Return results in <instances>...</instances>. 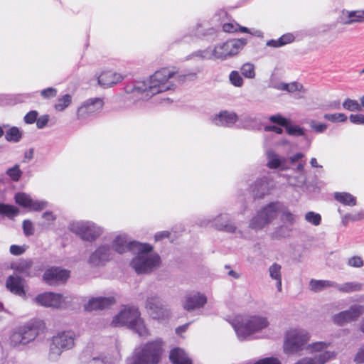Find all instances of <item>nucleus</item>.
<instances>
[{
  "mask_svg": "<svg viewBox=\"0 0 364 364\" xmlns=\"http://www.w3.org/2000/svg\"><path fill=\"white\" fill-rule=\"evenodd\" d=\"M282 208V203L278 201L262 207L250 220L249 228L255 230L263 229L278 217Z\"/></svg>",
  "mask_w": 364,
  "mask_h": 364,
  "instance_id": "obj_9",
  "label": "nucleus"
},
{
  "mask_svg": "<svg viewBox=\"0 0 364 364\" xmlns=\"http://www.w3.org/2000/svg\"><path fill=\"white\" fill-rule=\"evenodd\" d=\"M229 79L231 84L235 87H241L243 84V79L237 71H232L229 75Z\"/></svg>",
  "mask_w": 364,
  "mask_h": 364,
  "instance_id": "obj_48",
  "label": "nucleus"
},
{
  "mask_svg": "<svg viewBox=\"0 0 364 364\" xmlns=\"http://www.w3.org/2000/svg\"><path fill=\"white\" fill-rule=\"evenodd\" d=\"M23 232L26 235H32L34 233L33 224L31 220H26L23 223Z\"/></svg>",
  "mask_w": 364,
  "mask_h": 364,
  "instance_id": "obj_54",
  "label": "nucleus"
},
{
  "mask_svg": "<svg viewBox=\"0 0 364 364\" xmlns=\"http://www.w3.org/2000/svg\"><path fill=\"white\" fill-rule=\"evenodd\" d=\"M169 358L173 364H192L191 360L185 351L178 348L170 352Z\"/></svg>",
  "mask_w": 364,
  "mask_h": 364,
  "instance_id": "obj_29",
  "label": "nucleus"
},
{
  "mask_svg": "<svg viewBox=\"0 0 364 364\" xmlns=\"http://www.w3.org/2000/svg\"><path fill=\"white\" fill-rule=\"evenodd\" d=\"M38 328L35 325L29 324L12 332L9 337L10 345L13 347L25 346L33 341L38 336Z\"/></svg>",
  "mask_w": 364,
  "mask_h": 364,
  "instance_id": "obj_13",
  "label": "nucleus"
},
{
  "mask_svg": "<svg viewBox=\"0 0 364 364\" xmlns=\"http://www.w3.org/2000/svg\"><path fill=\"white\" fill-rule=\"evenodd\" d=\"M6 173L14 181H18L22 174V171L20 170L18 165H16L14 167L9 168Z\"/></svg>",
  "mask_w": 364,
  "mask_h": 364,
  "instance_id": "obj_50",
  "label": "nucleus"
},
{
  "mask_svg": "<svg viewBox=\"0 0 364 364\" xmlns=\"http://www.w3.org/2000/svg\"><path fill=\"white\" fill-rule=\"evenodd\" d=\"M124 77L118 73L105 71L98 77V84L104 87H110L122 81Z\"/></svg>",
  "mask_w": 364,
  "mask_h": 364,
  "instance_id": "obj_26",
  "label": "nucleus"
},
{
  "mask_svg": "<svg viewBox=\"0 0 364 364\" xmlns=\"http://www.w3.org/2000/svg\"><path fill=\"white\" fill-rule=\"evenodd\" d=\"M18 213V209L13 205L0 204V213H4L9 215H16Z\"/></svg>",
  "mask_w": 364,
  "mask_h": 364,
  "instance_id": "obj_51",
  "label": "nucleus"
},
{
  "mask_svg": "<svg viewBox=\"0 0 364 364\" xmlns=\"http://www.w3.org/2000/svg\"><path fill=\"white\" fill-rule=\"evenodd\" d=\"M15 200L18 205L36 211L43 210L46 208L47 204V203L44 201H34L28 195L23 193L16 194Z\"/></svg>",
  "mask_w": 364,
  "mask_h": 364,
  "instance_id": "obj_20",
  "label": "nucleus"
},
{
  "mask_svg": "<svg viewBox=\"0 0 364 364\" xmlns=\"http://www.w3.org/2000/svg\"><path fill=\"white\" fill-rule=\"evenodd\" d=\"M306 164V161L304 160H301L299 163H297L296 168H294V171L299 173L298 176L297 182L292 183L291 181H289L294 186H302L306 181V176L304 173V166Z\"/></svg>",
  "mask_w": 364,
  "mask_h": 364,
  "instance_id": "obj_37",
  "label": "nucleus"
},
{
  "mask_svg": "<svg viewBox=\"0 0 364 364\" xmlns=\"http://www.w3.org/2000/svg\"><path fill=\"white\" fill-rule=\"evenodd\" d=\"M282 266L277 263H273L269 267L270 277L274 280H279L282 278Z\"/></svg>",
  "mask_w": 364,
  "mask_h": 364,
  "instance_id": "obj_45",
  "label": "nucleus"
},
{
  "mask_svg": "<svg viewBox=\"0 0 364 364\" xmlns=\"http://www.w3.org/2000/svg\"><path fill=\"white\" fill-rule=\"evenodd\" d=\"M210 223L217 230L225 231L228 233H235L237 231V227L231 221L228 214H220L213 220L201 218L198 224L201 227H207Z\"/></svg>",
  "mask_w": 364,
  "mask_h": 364,
  "instance_id": "obj_15",
  "label": "nucleus"
},
{
  "mask_svg": "<svg viewBox=\"0 0 364 364\" xmlns=\"http://www.w3.org/2000/svg\"><path fill=\"white\" fill-rule=\"evenodd\" d=\"M280 219L283 224H286L292 228L296 220V216L292 214L287 208L282 204V210H280Z\"/></svg>",
  "mask_w": 364,
  "mask_h": 364,
  "instance_id": "obj_38",
  "label": "nucleus"
},
{
  "mask_svg": "<svg viewBox=\"0 0 364 364\" xmlns=\"http://www.w3.org/2000/svg\"><path fill=\"white\" fill-rule=\"evenodd\" d=\"M71 102L72 96L66 94L58 99L54 107L57 111L62 112L71 104Z\"/></svg>",
  "mask_w": 364,
  "mask_h": 364,
  "instance_id": "obj_41",
  "label": "nucleus"
},
{
  "mask_svg": "<svg viewBox=\"0 0 364 364\" xmlns=\"http://www.w3.org/2000/svg\"><path fill=\"white\" fill-rule=\"evenodd\" d=\"M334 198L344 205L354 206L356 205L355 197L346 192L335 193Z\"/></svg>",
  "mask_w": 364,
  "mask_h": 364,
  "instance_id": "obj_35",
  "label": "nucleus"
},
{
  "mask_svg": "<svg viewBox=\"0 0 364 364\" xmlns=\"http://www.w3.org/2000/svg\"><path fill=\"white\" fill-rule=\"evenodd\" d=\"M336 286H334V288L343 293H350L360 291L363 286L362 284L357 282H350L342 284L336 282Z\"/></svg>",
  "mask_w": 364,
  "mask_h": 364,
  "instance_id": "obj_34",
  "label": "nucleus"
},
{
  "mask_svg": "<svg viewBox=\"0 0 364 364\" xmlns=\"http://www.w3.org/2000/svg\"><path fill=\"white\" fill-rule=\"evenodd\" d=\"M49 120L48 115H43L37 119L36 126L38 129H43L46 126Z\"/></svg>",
  "mask_w": 364,
  "mask_h": 364,
  "instance_id": "obj_61",
  "label": "nucleus"
},
{
  "mask_svg": "<svg viewBox=\"0 0 364 364\" xmlns=\"http://www.w3.org/2000/svg\"><path fill=\"white\" fill-rule=\"evenodd\" d=\"M304 157V154L302 153H296L289 158V161L291 165H294L303 160Z\"/></svg>",
  "mask_w": 364,
  "mask_h": 364,
  "instance_id": "obj_62",
  "label": "nucleus"
},
{
  "mask_svg": "<svg viewBox=\"0 0 364 364\" xmlns=\"http://www.w3.org/2000/svg\"><path fill=\"white\" fill-rule=\"evenodd\" d=\"M145 309L154 320L165 321L170 317V310L163 305L161 298L156 294H151L146 297Z\"/></svg>",
  "mask_w": 364,
  "mask_h": 364,
  "instance_id": "obj_12",
  "label": "nucleus"
},
{
  "mask_svg": "<svg viewBox=\"0 0 364 364\" xmlns=\"http://www.w3.org/2000/svg\"><path fill=\"white\" fill-rule=\"evenodd\" d=\"M278 90L287 91L288 92L294 93L296 91L305 92V89L302 84L297 82H292L290 83L279 82L274 86Z\"/></svg>",
  "mask_w": 364,
  "mask_h": 364,
  "instance_id": "obj_33",
  "label": "nucleus"
},
{
  "mask_svg": "<svg viewBox=\"0 0 364 364\" xmlns=\"http://www.w3.org/2000/svg\"><path fill=\"white\" fill-rule=\"evenodd\" d=\"M253 195L256 198H262L268 193V186L264 181H259L252 187Z\"/></svg>",
  "mask_w": 364,
  "mask_h": 364,
  "instance_id": "obj_36",
  "label": "nucleus"
},
{
  "mask_svg": "<svg viewBox=\"0 0 364 364\" xmlns=\"http://www.w3.org/2000/svg\"><path fill=\"white\" fill-rule=\"evenodd\" d=\"M342 16L346 19L343 22L346 25L364 23V10H343Z\"/></svg>",
  "mask_w": 364,
  "mask_h": 364,
  "instance_id": "obj_27",
  "label": "nucleus"
},
{
  "mask_svg": "<svg viewBox=\"0 0 364 364\" xmlns=\"http://www.w3.org/2000/svg\"><path fill=\"white\" fill-rule=\"evenodd\" d=\"M35 301L46 307L59 308L62 306L63 296L60 294L47 292L37 296Z\"/></svg>",
  "mask_w": 364,
  "mask_h": 364,
  "instance_id": "obj_21",
  "label": "nucleus"
},
{
  "mask_svg": "<svg viewBox=\"0 0 364 364\" xmlns=\"http://www.w3.org/2000/svg\"><path fill=\"white\" fill-rule=\"evenodd\" d=\"M309 127L316 133H323L324 132L328 125L324 123H318L315 120L311 119L308 122Z\"/></svg>",
  "mask_w": 364,
  "mask_h": 364,
  "instance_id": "obj_47",
  "label": "nucleus"
},
{
  "mask_svg": "<svg viewBox=\"0 0 364 364\" xmlns=\"http://www.w3.org/2000/svg\"><path fill=\"white\" fill-rule=\"evenodd\" d=\"M343 107L348 111L350 112H355V111H360L361 109V105L359 103L357 100H351V99H346L343 102Z\"/></svg>",
  "mask_w": 364,
  "mask_h": 364,
  "instance_id": "obj_42",
  "label": "nucleus"
},
{
  "mask_svg": "<svg viewBox=\"0 0 364 364\" xmlns=\"http://www.w3.org/2000/svg\"><path fill=\"white\" fill-rule=\"evenodd\" d=\"M6 287L16 295L20 296L25 295L23 281L18 276H10L6 281Z\"/></svg>",
  "mask_w": 364,
  "mask_h": 364,
  "instance_id": "obj_28",
  "label": "nucleus"
},
{
  "mask_svg": "<svg viewBox=\"0 0 364 364\" xmlns=\"http://www.w3.org/2000/svg\"><path fill=\"white\" fill-rule=\"evenodd\" d=\"M193 57H198L202 60H214L215 59V51L214 48H208L204 50H199L194 52L192 54Z\"/></svg>",
  "mask_w": 364,
  "mask_h": 364,
  "instance_id": "obj_39",
  "label": "nucleus"
},
{
  "mask_svg": "<svg viewBox=\"0 0 364 364\" xmlns=\"http://www.w3.org/2000/svg\"><path fill=\"white\" fill-rule=\"evenodd\" d=\"M336 282L331 280H317L311 279L309 282V289L314 292H319L326 289L334 288Z\"/></svg>",
  "mask_w": 364,
  "mask_h": 364,
  "instance_id": "obj_32",
  "label": "nucleus"
},
{
  "mask_svg": "<svg viewBox=\"0 0 364 364\" xmlns=\"http://www.w3.org/2000/svg\"><path fill=\"white\" fill-rule=\"evenodd\" d=\"M294 40V35L292 33H289L284 34L283 36H282L279 38V41L282 46L293 42Z\"/></svg>",
  "mask_w": 364,
  "mask_h": 364,
  "instance_id": "obj_60",
  "label": "nucleus"
},
{
  "mask_svg": "<svg viewBox=\"0 0 364 364\" xmlns=\"http://www.w3.org/2000/svg\"><path fill=\"white\" fill-rule=\"evenodd\" d=\"M112 323L114 326H127L141 337L146 338L150 335L143 318H141L139 309L136 307L124 308L114 317Z\"/></svg>",
  "mask_w": 364,
  "mask_h": 364,
  "instance_id": "obj_5",
  "label": "nucleus"
},
{
  "mask_svg": "<svg viewBox=\"0 0 364 364\" xmlns=\"http://www.w3.org/2000/svg\"><path fill=\"white\" fill-rule=\"evenodd\" d=\"M136 241H129L127 235H117L112 242V249L119 254H122L129 250H134L136 248Z\"/></svg>",
  "mask_w": 364,
  "mask_h": 364,
  "instance_id": "obj_22",
  "label": "nucleus"
},
{
  "mask_svg": "<svg viewBox=\"0 0 364 364\" xmlns=\"http://www.w3.org/2000/svg\"><path fill=\"white\" fill-rule=\"evenodd\" d=\"M331 343L323 341H317L309 343L306 350L314 356L304 357L299 359L294 364H325L335 358L336 354L328 348Z\"/></svg>",
  "mask_w": 364,
  "mask_h": 364,
  "instance_id": "obj_6",
  "label": "nucleus"
},
{
  "mask_svg": "<svg viewBox=\"0 0 364 364\" xmlns=\"http://www.w3.org/2000/svg\"><path fill=\"white\" fill-rule=\"evenodd\" d=\"M77 334L73 331H63L53 336L50 345L48 359L51 361L58 360L63 351L74 348Z\"/></svg>",
  "mask_w": 364,
  "mask_h": 364,
  "instance_id": "obj_8",
  "label": "nucleus"
},
{
  "mask_svg": "<svg viewBox=\"0 0 364 364\" xmlns=\"http://www.w3.org/2000/svg\"><path fill=\"white\" fill-rule=\"evenodd\" d=\"M364 314V306L354 304L346 310L341 311L332 316V321L338 326H343L347 323L357 320Z\"/></svg>",
  "mask_w": 364,
  "mask_h": 364,
  "instance_id": "obj_17",
  "label": "nucleus"
},
{
  "mask_svg": "<svg viewBox=\"0 0 364 364\" xmlns=\"http://www.w3.org/2000/svg\"><path fill=\"white\" fill-rule=\"evenodd\" d=\"M311 334L304 328H291L285 334L284 350L287 353H298L306 350Z\"/></svg>",
  "mask_w": 364,
  "mask_h": 364,
  "instance_id": "obj_7",
  "label": "nucleus"
},
{
  "mask_svg": "<svg viewBox=\"0 0 364 364\" xmlns=\"http://www.w3.org/2000/svg\"><path fill=\"white\" fill-rule=\"evenodd\" d=\"M135 250L137 254L130 264L138 274L149 273L160 264V257L152 252V247L146 243H136Z\"/></svg>",
  "mask_w": 364,
  "mask_h": 364,
  "instance_id": "obj_4",
  "label": "nucleus"
},
{
  "mask_svg": "<svg viewBox=\"0 0 364 364\" xmlns=\"http://www.w3.org/2000/svg\"><path fill=\"white\" fill-rule=\"evenodd\" d=\"M245 38L231 39L214 46L215 59L225 60L237 55L246 45Z\"/></svg>",
  "mask_w": 364,
  "mask_h": 364,
  "instance_id": "obj_11",
  "label": "nucleus"
},
{
  "mask_svg": "<svg viewBox=\"0 0 364 364\" xmlns=\"http://www.w3.org/2000/svg\"><path fill=\"white\" fill-rule=\"evenodd\" d=\"M103 106V99L100 97L90 98L83 102L78 107L77 110V119L94 117L102 111Z\"/></svg>",
  "mask_w": 364,
  "mask_h": 364,
  "instance_id": "obj_16",
  "label": "nucleus"
},
{
  "mask_svg": "<svg viewBox=\"0 0 364 364\" xmlns=\"http://www.w3.org/2000/svg\"><path fill=\"white\" fill-rule=\"evenodd\" d=\"M177 77V72L174 69L164 68L151 75L147 82L139 83L134 89L144 92L146 97H151L162 92L173 90Z\"/></svg>",
  "mask_w": 364,
  "mask_h": 364,
  "instance_id": "obj_1",
  "label": "nucleus"
},
{
  "mask_svg": "<svg viewBox=\"0 0 364 364\" xmlns=\"http://www.w3.org/2000/svg\"><path fill=\"white\" fill-rule=\"evenodd\" d=\"M241 73L245 77L254 78L255 76L254 65L250 63H245L241 68Z\"/></svg>",
  "mask_w": 364,
  "mask_h": 364,
  "instance_id": "obj_43",
  "label": "nucleus"
},
{
  "mask_svg": "<svg viewBox=\"0 0 364 364\" xmlns=\"http://www.w3.org/2000/svg\"><path fill=\"white\" fill-rule=\"evenodd\" d=\"M267 166L270 168H280L281 170H286L287 167L284 163L286 161L285 158H281L272 151H269L267 153Z\"/></svg>",
  "mask_w": 364,
  "mask_h": 364,
  "instance_id": "obj_30",
  "label": "nucleus"
},
{
  "mask_svg": "<svg viewBox=\"0 0 364 364\" xmlns=\"http://www.w3.org/2000/svg\"><path fill=\"white\" fill-rule=\"evenodd\" d=\"M323 117L324 119L333 122H345L347 119L346 115L343 113L326 114Z\"/></svg>",
  "mask_w": 364,
  "mask_h": 364,
  "instance_id": "obj_49",
  "label": "nucleus"
},
{
  "mask_svg": "<svg viewBox=\"0 0 364 364\" xmlns=\"http://www.w3.org/2000/svg\"><path fill=\"white\" fill-rule=\"evenodd\" d=\"M292 228L286 224L275 227L270 232V237L274 240H281L290 236Z\"/></svg>",
  "mask_w": 364,
  "mask_h": 364,
  "instance_id": "obj_31",
  "label": "nucleus"
},
{
  "mask_svg": "<svg viewBox=\"0 0 364 364\" xmlns=\"http://www.w3.org/2000/svg\"><path fill=\"white\" fill-rule=\"evenodd\" d=\"M347 264L350 267L360 268L364 265V262L360 257L353 256L348 259Z\"/></svg>",
  "mask_w": 364,
  "mask_h": 364,
  "instance_id": "obj_53",
  "label": "nucleus"
},
{
  "mask_svg": "<svg viewBox=\"0 0 364 364\" xmlns=\"http://www.w3.org/2000/svg\"><path fill=\"white\" fill-rule=\"evenodd\" d=\"M113 257L114 252L110 245L102 244L92 252L88 262L92 266H102L111 260Z\"/></svg>",
  "mask_w": 364,
  "mask_h": 364,
  "instance_id": "obj_18",
  "label": "nucleus"
},
{
  "mask_svg": "<svg viewBox=\"0 0 364 364\" xmlns=\"http://www.w3.org/2000/svg\"><path fill=\"white\" fill-rule=\"evenodd\" d=\"M57 90L53 87H48L43 90L41 95L46 99H50L56 96Z\"/></svg>",
  "mask_w": 364,
  "mask_h": 364,
  "instance_id": "obj_58",
  "label": "nucleus"
},
{
  "mask_svg": "<svg viewBox=\"0 0 364 364\" xmlns=\"http://www.w3.org/2000/svg\"><path fill=\"white\" fill-rule=\"evenodd\" d=\"M269 325L267 317L259 314L244 315L237 317L233 328L240 340L247 339L252 335L259 333Z\"/></svg>",
  "mask_w": 364,
  "mask_h": 364,
  "instance_id": "obj_3",
  "label": "nucleus"
},
{
  "mask_svg": "<svg viewBox=\"0 0 364 364\" xmlns=\"http://www.w3.org/2000/svg\"><path fill=\"white\" fill-rule=\"evenodd\" d=\"M285 129H286L287 133L291 136H299L305 135V132H304V130L303 128H301L297 125H294V126L290 125L289 122H288Z\"/></svg>",
  "mask_w": 364,
  "mask_h": 364,
  "instance_id": "obj_46",
  "label": "nucleus"
},
{
  "mask_svg": "<svg viewBox=\"0 0 364 364\" xmlns=\"http://www.w3.org/2000/svg\"><path fill=\"white\" fill-rule=\"evenodd\" d=\"M21 132L16 127H13L9 129L5 134V139L8 141L18 142L21 140Z\"/></svg>",
  "mask_w": 364,
  "mask_h": 364,
  "instance_id": "obj_40",
  "label": "nucleus"
},
{
  "mask_svg": "<svg viewBox=\"0 0 364 364\" xmlns=\"http://www.w3.org/2000/svg\"><path fill=\"white\" fill-rule=\"evenodd\" d=\"M71 232L88 242L95 241L103 232L101 227L91 221H77L70 226Z\"/></svg>",
  "mask_w": 364,
  "mask_h": 364,
  "instance_id": "obj_10",
  "label": "nucleus"
},
{
  "mask_svg": "<svg viewBox=\"0 0 364 364\" xmlns=\"http://www.w3.org/2000/svg\"><path fill=\"white\" fill-rule=\"evenodd\" d=\"M165 344L161 338L149 341L135 348L128 364H157L164 351Z\"/></svg>",
  "mask_w": 364,
  "mask_h": 364,
  "instance_id": "obj_2",
  "label": "nucleus"
},
{
  "mask_svg": "<svg viewBox=\"0 0 364 364\" xmlns=\"http://www.w3.org/2000/svg\"><path fill=\"white\" fill-rule=\"evenodd\" d=\"M255 364H281V363L277 358H267L259 360Z\"/></svg>",
  "mask_w": 364,
  "mask_h": 364,
  "instance_id": "obj_63",
  "label": "nucleus"
},
{
  "mask_svg": "<svg viewBox=\"0 0 364 364\" xmlns=\"http://www.w3.org/2000/svg\"><path fill=\"white\" fill-rule=\"evenodd\" d=\"M349 119L353 124H364V114H350Z\"/></svg>",
  "mask_w": 364,
  "mask_h": 364,
  "instance_id": "obj_59",
  "label": "nucleus"
},
{
  "mask_svg": "<svg viewBox=\"0 0 364 364\" xmlns=\"http://www.w3.org/2000/svg\"><path fill=\"white\" fill-rule=\"evenodd\" d=\"M238 28H239V24L235 22L226 23H224L223 26V31L227 33L237 32L238 31Z\"/></svg>",
  "mask_w": 364,
  "mask_h": 364,
  "instance_id": "obj_55",
  "label": "nucleus"
},
{
  "mask_svg": "<svg viewBox=\"0 0 364 364\" xmlns=\"http://www.w3.org/2000/svg\"><path fill=\"white\" fill-rule=\"evenodd\" d=\"M354 361L357 364H364V344L362 345L358 350L355 358Z\"/></svg>",
  "mask_w": 364,
  "mask_h": 364,
  "instance_id": "obj_56",
  "label": "nucleus"
},
{
  "mask_svg": "<svg viewBox=\"0 0 364 364\" xmlns=\"http://www.w3.org/2000/svg\"><path fill=\"white\" fill-rule=\"evenodd\" d=\"M24 252V249L18 245H13L10 247V252L14 255H20Z\"/></svg>",
  "mask_w": 364,
  "mask_h": 364,
  "instance_id": "obj_64",
  "label": "nucleus"
},
{
  "mask_svg": "<svg viewBox=\"0 0 364 364\" xmlns=\"http://www.w3.org/2000/svg\"><path fill=\"white\" fill-rule=\"evenodd\" d=\"M269 121L272 123L277 124L280 126L284 127V128L287 125L288 122H289L287 119L283 117L281 114H275L272 115L269 117Z\"/></svg>",
  "mask_w": 364,
  "mask_h": 364,
  "instance_id": "obj_52",
  "label": "nucleus"
},
{
  "mask_svg": "<svg viewBox=\"0 0 364 364\" xmlns=\"http://www.w3.org/2000/svg\"><path fill=\"white\" fill-rule=\"evenodd\" d=\"M115 303V299L112 296L109 297H96L89 300L85 305L87 311H93L103 309Z\"/></svg>",
  "mask_w": 364,
  "mask_h": 364,
  "instance_id": "obj_25",
  "label": "nucleus"
},
{
  "mask_svg": "<svg viewBox=\"0 0 364 364\" xmlns=\"http://www.w3.org/2000/svg\"><path fill=\"white\" fill-rule=\"evenodd\" d=\"M305 220L308 223L315 226H318L321 223V216L320 214L316 213L314 211H309L305 214Z\"/></svg>",
  "mask_w": 364,
  "mask_h": 364,
  "instance_id": "obj_44",
  "label": "nucleus"
},
{
  "mask_svg": "<svg viewBox=\"0 0 364 364\" xmlns=\"http://www.w3.org/2000/svg\"><path fill=\"white\" fill-rule=\"evenodd\" d=\"M69 277L68 271L59 267H51L44 272L43 278L49 285H56L65 282Z\"/></svg>",
  "mask_w": 364,
  "mask_h": 364,
  "instance_id": "obj_19",
  "label": "nucleus"
},
{
  "mask_svg": "<svg viewBox=\"0 0 364 364\" xmlns=\"http://www.w3.org/2000/svg\"><path fill=\"white\" fill-rule=\"evenodd\" d=\"M210 223L217 230L225 231L228 233H235L237 231V227L231 221L228 214H220L213 220L201 218L198 224L201 227H207Z\"/></svg>",
  "mask_w": 364,
  "mask_h": 364,
  "instance_id": "obj_14",
  "label": "nucleus"
},
{
  "mask_svg": "<svg viewBox=\"0 0 364 364\" xmlns=\"http://www.w3.org/2000/svg\"><path fill=\"white\" fill-rule=\"evenodd\" d=\"M206 302L207 298L204 294L196 293L186 296L183 308L190 311L203 307Z\"/></svg>",
  "mask_w": 364,
  "mask_h": 364,
  "instance_id": "obj_24",
  "label": "nucleus"
},
{
  "mask_svg": "<svg viewBox=\"0 0 364 364\" xmlns=\"http://www.w3.org/2000/svg\"><path fill=\"white\" fill-rule=\"evenodd\" d=\"M38 112L35 110L30 111L24 117V121L26 124H33L37 120Z\"/></svg>",
  "mask_w": 364,
  "mask_h": 364,
  "instance_id": "obj_57",
  "label": "nucleus"
},
{
  "mask_svg": "<svg viewBox=\"0 0 364 364\" xmlns=\"http://www.w3.org/2000/svg\"><path fill=\"white\" fill-rule=\"evenodd\" d=\"M237 115L233 112L221 111L212 118V122L219 127H229L237 121Z\"/></svg>",
  "mask_w": 364,
  "mask_h": 364,
  "instance_id": "obj_23",
  "label": "nucleus"
}]
</instances>
